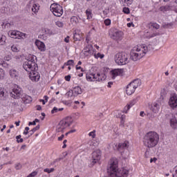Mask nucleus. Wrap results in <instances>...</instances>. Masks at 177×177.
Segmentation results:
<instances>
[{"label":"nucleus","mask_w":177,"mask_h":177,"mask_svg":"<svg viewBox=\"0 0 177 177\" xmlns=\"http://www.w3.org/2000/svg\"><path fill=\"white\" fill-rule=\"evenodd\" d=\"M9 75L10 77L15 80H18V78H19V72H18L16 69H10Z\"/></svg>","instance_id":"2eb2a0df"},{"label":"nucleus","mask_w":177,"mask_h":177,"mask_svg":"<svg viewBox=\"0 0 177 177\" xmlns=\"http://www.w3.org/2000/svg\"><path fill=\"white\" fill-rule=\"evenodd\" d=\"M160 141V135L155 131H149L143 137V145L149 149H151L158 145Z\"/></svg>","instance_id":"f03ea898"},{"label":"nucleus","mask_w":177,"mask_h":177,"mask_svg":"<svg viewBox=\"0 0 177 177\" xmlns=\"http://www.w3.org/2000/svg\"><path fill=\"white\" fill-rule=\"evenodd\" d=\"M157 35H158V33H152V32H147L145 33V37L147 39L153 38Z\"/></svg>","instance_id":"c85d7f7f"},{"label":"nucleus","mask_w":177,"mask_h":177,"mask_svg":"<svg viewBox=\"0 0 177 177\" xmlns=\"http://www.w3.org/2000/svg\"><path fill=\"white\" fill-rule=\"evenodd\" d=\"M122 37V31H118L116 30H114L112 33H111V38H112L113 40H120Z\"/></svg>","instance_id":"ddd939ff"},{"label":"nucleus","mask_w":177,"mask_h":177,"mask_svg":"<svg viewBox=\"0 0 177 177\" xmlns=\"http://www.w3.org/2000/svg\"><path fill=\"white\" fill-rule=\"evenodd\" d=\"M93 50L92 49V48H86V49H84V55L86 56H89V55H93Z\"/></svg>","instance_id":"c756f323"},{"label":"nucleus","mask_w":177,"mask_h":177,"mask_svg":"<svg viewBox=\"0 0 177 177\" xmlns=\"http://www.w3.org/2000/svg\"><path fill=\"white\" fill-rule=\"evenodd\" d=\"M124 73V68L113 69L110 71V74L112 76V79L115 80L117 76H120Z\"/></svg>","instance_id":"1a4fd4ad"},{"label":"nucleus","mask_w":177,"mask_h":177,"mask_svg":"<svg viewBox=\"0 0 177 177\" xmlns=\"http://www.w3.org/2000/svg\"><path fill=\"white\" fill-rule=\"evenodd\" d=\"M136 89V87H134L128 84L126 88L127 95H132L133 93H134Z\"/></svg>","instance_id":"aec40b11"},{"label":"nucleus","mask_w":177,"mask_h":177,"mask_svg":"<svg viewBox=\"0 0 177 177\" xmlns=\"http://www.w3.org/2000/svg\"><path fill=\"white\" fill-rule=\"evenodd\" d=\"M21 165L20 163H18L17 165H15V169H21Z\"/></svg>","instance_id":"13d9d810"},{"label":"nucleus","mask_w":177,"mask_h":177,"mask_svg":"<svg viewBox=\"0 0 177 177\" xmlns=\"http://www.w3.org/2000/svg\"><path fill=\"white\" fill-rule=\"evenodd\" d=\"M129 60L130 59L129 57V54L126 53L125 52L118 53L115 56H114V61L115 62L116 64L119 66H124L128 64Z\"/></svg>","instance_id":"7ed1b4c3"},{"label":"nucleus","mask_w":177,"mask_h":177,"mask_svg":"<svg viewBox=\"0 0 177 177\" xmlns=\"http://www.w3.org/2000/svg\"><path fill=\"white\" fill-rule=\"evenodd\" d=\"M128 147H129V142L126 141L124 142L119 143V145H118L117 149L118 151H119L120 153H122V151L127 149Z\"/></svg>","instance_id":"4468645a"},{"label":"nucleus","mask_w":177,"mask_h":177,"mask_svg":"<svg viewBox=\"0 0 177 177\" xmlns=\"http://www.w3.org/2000/svg\"><path fill=\"white\" fill-rule=\"evenodd\" d=\"M86 16H87V19H92V12L90 10H87L86 11Z\"/></svg>","instance_id":"c03bdc74"},{"label":"nucleus","mask_w":177,"mask_h":177,"mask_svg":"<svg viewBox=\"0 0 177 177\" xmlns=\"http://www.w3.org/2000/svg\"><path fill=\"white\" fill-rule=\"evenodd\" d=\"M35 46H37L38 49L40 50V51H46V45L44 44L43 41L37 39V41H35Z\"/></svg>","instance_id":"dca6fc26"},{"label":"nucleus","mask_w":177,"mask_h":177,"mask_svg":"<svg viewBox=\"0 0 177 177\" xmlns=\"http://www.w3.org/2000/svg\"><path fill=\"white\" fill-rule=\"evenodd\" d=\"M174 24L172 23L170 24H162V28L167 29L169 28H171Z\"/></svg>","instance_id":"4c0bfd02"},{"label":"nucleus","mask_w":177,"mask_h":177,"mask_svg":"<svg viewBox=\"0 0 177 177\" xmlns=\"http://www.w3.org/2000/svg\"><path fill=\"white\" fill-rule=\"evenodd\" d=\"M24 33H20L19 31H12L10 32V36H11L12 38L17 39V36L23 35Z\"/></svg>","instance_id":"cd10ccee"},{"label":"nucleus","mask_w":177,"mask_h":177,"mask_svg":"<svg viewBox=\"0 0 177 177\" xmlns=\"http://www.w3.org/2000/svg\"><path fill=\"white\" fill-rule=\"evenodd\" d=\"M66 95L67 97H74V93L73 90H69V91H68Z\"/></svg>","instance_id":"de8ad7c7"},{"label":"nucleus","mask_w":177,"mask_h":177,"mask_svg":"<svg viewBox=\"0 0 177 177\" xmlns=\"http://www.w3.org/2000/svg\"><path fill=\"white\" fill-rule=\"evenodd\" d=\"M81 39H82V37L79 33H74V35H73L74 41H80Z\"/></svg>","instance_id":"f704fd0d"},{"label":"nucleus","mask_w":177,"mask_h":177,"mask_svg":"<svg viewBox=\"0 0 177 177\" xmlns=\"http://www.w3.org/2000/svg\"><path fill=\"white\" fill-rule=\"evenodd\" d=\"M150 110H151L153 113H158V111L160 110V104H158V103H153V106L150 107Z\"/></svg>","instance_id":"393cba45"},{"label":"nucleus","mask_w":177,"mask_h":177,"mask_svg":"<svg viewBox=\"0 0 177 177\" xmlns=\"http://www.w3.org/2000/svg\"><path fill=\"white\" fill-rule=\"evenodd\" d=\"M157 161V158H153L151 159H150V163H152L153 162H156Z\"/></svg>","instance_id":"e2e57ef3"},{"label":"nucleus","mask_w":177,"mask_h":177,"mask_svg":"<svg viewBox=\"0 0 177 177\" xmlns=\"http://www.w3.org/2000/svg\"><path fill=\"white\" fill-rule=\"evenodd\" d=\"M63 110H64V108H59V109H58V108H57V107H54L53 109H52V111H51V113H52V114H54V113H57L58 111H63Z\"/></svg>","instance_id":"c9c22d12"},{"label":"nucleus","mask_w":177,"mask_h":177,"mask_svg":"<svg viewBox=\"0 0 177 177\" xmlns=\"http://www.w3.org/2000/svg\"><path fill=\"white\" fill-rule=\"evenodd\" d=\"M169 105L172 109L177 107V95L176 94H173L171 98H169Z\"/></svg>","instance_id":"f8f14e48"},{"label":"nucleus","mask_w":177,"mask_h":177,"mask_svg":"<svg viewBox=\"0 0 177 177\" xmlns=\"http://www.w3.org/2000/svg\"><path fill=\"white\" fill-rule=\"evenodd\" d=\"M32 125L36 126V122H28V126H32Z\"/></svg>","instance_id":"bf43d9fd"},{"label":"nucleus","mask_w":177,"mask_h":177,"mask_svg":"<svg viewBox=\"0 0 177 177\" xmlns=\"http://www.w3.org/2000/svg\"><path fill=\"white\" fill-rule=\"evenodd\" d=\"M123 12L126 15L129 14V8H123Z\"/></svg>","instance_id":"5fc2aeb1"},{"label":"nucleus","mask_w":177,"mask_h":177,"mask_svg":"<svg viewBox=\"0 0 177 177\" xmlns=\"http://www.w3.org/2000/svg\"><path fill=\"white\" fill-rule=\"evenodd\" d=\"M146 53L142 49L138 48V47H133L131 51H130V59L133 62H138L139 59L144 57Z\"/></svg>","instance_id":"39448f33"},{"label":"nucleus","mask_w":177,"mask_h":177,"mask_svg":"<svg viewBox=\"0 0 177 177\" xmlns=\"http://www.w3.org/2000/svg\"><path fill=\"white\" fill-rule=\"evenodd\" d=\"M129 86H131L132 87L138 88V86H140V80H135L131 82V83L129 84Z\"/></svg>","instance_id":"a878e982"},{"label":"nucleus","mask_w":177,"mask_h":177,"mask_svg":"<svg viewBox=\"0 0 177 177\" xmlns=\"http://www.w3.org/2000/svg\"><path fill=\"white\" fill-rule=\"evenodd\" d=\"M104 24H105V26H110L111 24V21L109 19H106L105 21H104Z\"/></svg>","instance_id":"8fccbe9b"},{"label":"nucleus","mask_w":177,"mask_h":177,"mask_svg":"<svg viewBox=\"0 0 177 177\" xmlns=\"http://www.w3.org/2000/svg\"><path fill=\"white\" fill-rule=\"evenodd\" d=\"M122 174H124V175H128V174H129V171H128V170H123Z\"/></svg>","instance_id":"69168bd1"},{"label":"nucleus","mask_w":177,"mask_h":177,"mask_svg":"<svg viewBox=\"0 0 177 177\" xmlns=\"http://www.w3.org/2000/svg\"><path fill=\"white\" fill-rule=\"evenodd\" d=\"M108 13H109V10H103V14H104V15H108Z\"/></svg>","instance_id":"338daca9"},{"label":"nucleus","mask_w":177,"mask_h":177,"mask_svg":"<svg viewBox=\"0 0 177 177\" xmlns=\"http://www.w3.org/2000/svg\"><path fill=\"white\" fill-rule=\"evenodd\" d=\"M73 92L74 93V97L77 96L78 95H82V89L80 86H76L73 88Z\"/></svg>","instance_id":"b1692460"},{"label":"nucleus","mask_w":177,"mask_h":177,"mask_svg":"<svg viewBox=\"0 0 177 177\" xmlns=\"http://www.w3.org/2000/svg\"><path fill=\"white\" fill-rule=\"evenodd\" d=\"M124 3H125L127 6H131L132 4L133 0H122Z\"/></svg>","instance_id":"09e8293b"},{"label":"nucleus","mask_w":177,"mask_h":177,"mask_svg":"<svg viewBox=\"0 0 177 177\" xmlns=\"http://www.w3.org/2000/svg\"><path fill=\"white\" fill-rule=\"evenodd\" d=\"M94 57H95V59H103L104 57V55L97 53V54H94Z\"/></svg>","instance_id":"e433bc0d"},{"label":"nucleus","mask_w":177,"mask_h":177,"mask_svg":"<svg viewBox=\"0 0 177 177\" xmlns=\"http://www.w3.org/2000/svg\"><path fill=\"white\" fill-rule=\"evenodd\" d=\"M20 97L22 99V100H24L25 104H30L31 102H32V98L30 95L24 94Z\"/></svg>","instance_id":"a211bd4d"},{"label":"nucleus","mask_w":177,"mask_h":177,"mask_svg":"<svg viewBox=\"0 0 177 177\" xmlns=\"http://www.w3.org/2000/svg\"><path fill=\"white\" fill-rule=\"evenodd\" d=\"M95 81L96 82H100V81H104L106 80V75L104 73H97V74H95Z\"/></svg>","instance_id":"6ab92c4d"},{"label":"nucleus","mask_w":177,"mask_h":177,"mask_svg":"<svg viewBox=\"0 0 177 177\" xmlns=\"http://www.w3.org/2000/svg\"><path fill=\"white\" fill-rule=\"evenodd\" d=\"M71 22L73 23V24H77L79 23V19L76 16H73L71 18Z\"/></svg>","instance_id":"473e14b6"},{"label":"nucleus","mask_w":177,"mask_h":177,"mask_svg":"<svg viewBox=\"0 0 177 177\" xmlns=\"http://www.w3.org/2000/svg\"><path fill=\"white\" fill-rule=\"evenodd\" d=\"M175 176L177 177V166L175 167Z\"/></svg>","instance_id":"774afa93"},{"label":"nucleus","mask_w":177,"mask_h":177,"mask_svg":"<svg viewBox=\"0 0 177 177\" xmlns=\"http://www.w3.org/2000/svg\"><path fill=\"white\" fill-rule=\"evenodd\" d=\"M5 75V71L3 68H0V80H3Z\"/></svg>","instance_id":"37998d69"},{"label":"nucleus","mask_w":177,"mask_h":177,"mask_svg":"<svg viewBox=\"0 0 177 177\" xmlns=\"http://www.w3.org/2000/svg\"><path fill=\"white\" fill-rule=\"evenodd\" d=\"M4 59L6 60V61H10V59H11V57L10 56H7V57H4Z\"/></svg>","instance_id":"052dcab7"},{"label":"nucleus","mask_w":177,"mask_h":177,"mask_svg":"<svg viewBox=\"0 0 177 177\" xmlns=\"http://www.w3.org/2000/svg\"><path fill=\"white\" fill-rule=\"evenodd\" d=\"M86 78L88 82H95L97 77H95V73H91L90 75L87 74Z\"/></svg>","instance_id":"4be33fe9"},{"label":"nucleus","mask_w":177,"mask_h":177,"mask_svg":"<svg viewBox=\"0 0 177 177\" xmlns=\"http://www.w3.org/2000/svg\"><path fill=\"white\" fill-rule=\"evenodd\" d=\"M160 25L156 23H150L147 26V28H149V29H150L151 30H158V29H160Z\"/></svg>","instance_id":"5701e85b"},{"label":"nucleus","mask_w":177,"mask_h":177,"mask_svg":"<svg viewBox=\"0 0 177 177\" xmlns=\"http://www.w3.org/2000/svg\"><path fill=\"white\" fill-rule=\"evenodd\" d=\"M169 10H170L169 6H162L160 8V10L161 11H168Z\"/></svg>","instance_id":"a19ab883"},{"label":"nucleus","mask_w":177,"mask_h":177,"mask_svg":"<svg viewBox=\"0 0 177 177\" xmlns=\"http://www.w3.org/2000/svg\"><path fill=\"white\" fill-rule=\"evenodd\" d=\"M10 97H13L15 100L19 99L21 96H23V90L21 88L16 87L14 88L12 92L9 93Z\"/></svg>","instance_id":"6e6552de"},{"label":"nucleus","mask_w":177,"mask_h":177,"mask_svg":"<svg viewBox=\"0 0 177 177\" xmlns=\"http://www.w3.org/2000/svg\"><path fill=\"white\" fill-rule=\"evenodd\" d=\"M37 175V171H33L29 174L27 177H35Z\"/></svg>","instance_id":"603ef678"},{"label":"nucleus","mask_w":177,"mask_h":177,"mask_svg":"<svg viewBox=\"0 0 177 177\" xmlns=\"http://www.w3.org/2000/svg\"><path fill=\"white\" fill-rule=\"evenodd\" d=\"M136 47H138V49L142 50L143 52H145V53H147V52L150 51L151 48H152V46L151 44L148 45V46H147L145 44H142V46H137Z\"/></svg>","instance_id":"f3484780"},{"label":"nucleus","mask_w":177,"mask_h":177,"mask_svg":"<svg viewBox=\"0 0 177 177\" xmlns=\"http://www.w3.org/2000/svg\"><path fill=\"white\" fill-rule=\"evenodd\" d=\"M73 122V120L72 118L68 116L66 118L59 122V124H57V129L55 130L57 133H64V130L66 129V128L70 127Z\"/></svg>","instance_id":"423d86ee"},{"label":"nucleus","mask_w":177,"mask_h":177,"mask_svg":"<svg viewBox=\"0 0 177 177\" xmlns=\"http://www.w3.org/2000/svg\"><path fill=\"white\" fill-rule=\"evenodd\" d=\"M118 160H111L110 165L107 167V174L109 177H122V174L118 172Z\"/></svg>","instance_id":"20e7f679"},{"label":"nucleus","mask_w":177,"mask_h":177,"mask_svg":"<svg viewBox=\"0 0 177 177\" xmlns=\"http://www.w3.org/2000/svg\"><path fill=\"white\" fill-rule=\"evenodd\" d=\"M74 61L73 59H69L66 63H65V66H73Z\"/></svg>","instance_id":"49530a36"},{"label":"nucleus","mask_w":177,"mask_h":177,"mask_svg":"<svg viewBox=\"0 0 177 177\" xmlns=\"http://www.w3.org/2000/svg\"><path fill=\"white\" fill-rule=\"evenodd\" d=\"M55 26H57L58 28H63L64 24L62 21H57V22H55Z\"/></svg>","instance_id":"a18cd8bd"},{"label":"nucleus","mask_w":177,"mask_h":177,"mask_svg":"<svg viewBox=\"0 0 177 177\" xmlns=\"http://www.w3.org/2000/svg\"><path fill=\"white\" fill-rule=\"evenodd\" d=\"M8 90L6 88H0V100H6L8 97Z\"/></svg>","instance_id":"9d476101"},{"label":"nucleus","mask_w":177,"mask_h":177,"mask_svg":"<svg viewBox=\"0 0 177 177\" xmlns=\"http://www.w3.org/2000/svg\"><path fill=\"white\" fill-rule=\"evenodd\" d=\"M6 43V36L0 37V46H4Z\"/></svg>","instance_id":"7c9ffc66"},{"label":"nucleus","mask_w":177,"mask_h":177,"mask_svg":"<svg viewBox=\"0 0 177 177\" xmlns=\"http://www.w3.org/2000/svg\"><path fill=\"white\" fill-rule=\"evenodd\" d=\"M69 39H70V37L67 36V37L64 39V41L66 42L67 44H68L69 43Z\"/></svg>","instance_id":"680f3d73"},{"label":"nucleus","mask_w":177,"mask_h":177,"mask_svg":"<svg viewBox=\"0 0 177 177\" xmlns=\"http://www.w3.org/2000/svg\"><path fill=\"white\" fill-rule=\"evenodd\" d=\"M89 136H91V138H95V131H91L88 134Z\"/></svg>","instance_id":"864d4df0"},{"label":"nucleus","mask_w":177,"mask_h":177,"mask_svg":"<svg viewBox=\"0 0 177 177\" xmlns=\"http://www.w3.org/2000/svg\"><path fill=\"white\" fill-rule=\"evenodd\" d=\"M11 50H12V52H15V53H17L19 51L18 49H17V46H15V45H12L11 46Z\"/></svg>","instance_id":"3c124183"},{"label":"nucleus","mask_w":177,"mask_h":177,"mask_svg":"<svg viewBox=\"0 0 177 177\" xmlns=\"http://www.w3.org/2000/svg\"><path fill=\"white\" fill-rule=\"evenodd\" d=\"M29 7L31 8L32 12H37L39 8L37 3H34L33 1H30V2H29Z\"/></svg>","instance_id":"412c9836"},{"label":"nucleus","mask_w":177,"mask_h":177,"mask_svg":"<svg viewBox=\"0 0 177 177\" xmlns=\"http://www.w3.org/2000/svg\"><path fill=\"white\" fill-rule=\"evenodd\" d=\"M50 10L57 17H60L64 13L63 8L57 3H53L50 6Z\"/></svg>","instance_id":"0eeeda50"},{"label":"nucleus","mask_w":177,"mask_h":177,"mask_svg":"<svg viewBox=\"0 0 177 177\" xmlns=\"http://www.w3.org/2000/svg\"><path fill=\"white\" fill-rule=\"evenodd\" d=\"M63 160V158H57V159H55L53 162H52V165H55V163L57 162H60V160Z\"/></svg>","instance_id":"6e6d98bb"},{"label":"nucleus","mask_w":177,"mask_h":177,"mask_svg":"<svg viewBox=\"0 0 177 177\" xmlns=\"http://www.w3.org/2000/svg\"><path fill=\"white\" fill-rule=\"evenodd\" d=\"M64 80L66 81V82H70L71 80V75H68L64 77Z\"/></svg>","instance_id":"4d7b16f0"},{"label":"nucleus","mask_w":177,"mask_h":177,"mask_svg":"<svg viewBox=\"0 0 177 177\" xmlns=\"http://www.w3.org/2000/svg\"><path fill=\"white\" fill-rule=\"evenodd\" d=\"M66 142H67V140H64V142H63V149H65L66 147Z\"/></svg>","instance_id":"0e129e2a"},{"label":"nucleus","mask_w":177,"mask_h":177,"mask_svg":"<svg viewBox=\"0 0 177 177\" xmlns=\"http://www.w3.org/2000/svg\"><path fill=\"white\" fill-rule=\"evenodd\" d=\"M169 123L171 124V127L173 129H177V119L176 118L174 117L171 119Z\"/></svg>","instance_id":"bb28decb"},{"label":"nucleus","mask_w":177,"mask_h":177,"mask_svg":"<svg viewBox=\"0 0 177 177\" xmlns=\"http://www.w3.org/2000/svg\"><path fill=\"white\" fill-rule=\"evenodd\" d=\"M54 171H55V169H54V168H50V169H49V168H46V169H44V172H46V173H48V174H50V173H52V172H54Z\"/></svg>","instance_id":"58836bf2"},{"label":"nucleus","mask_w":177,"mask_h":177,"mask_svg":"<svg viewBox=\"0 0 177 177\" xmlns=\"http://www.w3.org/2000/svg\"><path fill=\"white\" fill-rule=\"evenodd\" d=\"M37 60V57L36 56L29 55L28 57H27V61H26L23 65L24 69H25L26 71L29 73V74L33 75V76L30 77L31 80L33 82H38L40 79V76L36 75L35 72L38 69V66L35 62Z\"/></svg>","instance_id":"f257e3e1"},{"label":"nucleus","mask_w":177,"mask_h":177,"mask_svg":"<svg viewBox=\"0 0 177 177\" xmlns=\"http://www.w3.org/2000/svg\"><path fill=\"white\" fill-rule=\"evenodd\" d=\"M102 156V151L100 149H97L93 152V163L95 164L100 160V157Z\"/></svg>","instance_id":"9b49d317"},{"label":"nucleus","mask_w":177,"mask_h":177,"mask_svg":"<svg viewBox=\"0 0 177 177\" xmlns=\"http://www.w3.org/2000/svg\"><path fill=\"white\" fill-rule=\"evenodd\" d=\"M39 128H40L39 125H37V127H34L30 131H29V134H30V136H32L34 133L36 132V131L39 129Z\"/></svg>","instance_id":"72a5a7b5"},{"label":"nucleus","mask_w":177,"mask_h":177,"mask_svg":"<svg viewBox=\"0 0 177 177\" xmlns=\"http://www.w3.org/2000/svg\"><path fill=\"white\" fill-rule=\"evenodd\" d=\"M116 117L120 118V123H122V124H124L125 116L124 114H118Z\"/></svg>","instance_id":"2f4dec72"},{"label":"nucleus","mask_w":177,"mask_h":177,"mask_svg":"<svg viewBox=\"0 0 177 177\" xmlns=\"http://www.w3.org/2000/svg\"><path fill=\"white\" fill-rule=\"evenodd\" d=\"M138 99H139V97H136V98L133 99V101L130 102V103L128 104L127 105H130L132 107L138 101Z\"/></svg>","instance_id":"ea45409f"},{"label":"nucleus","mask_w":177,"mask_h":177,"mask_svg":"<svg viewBox=\"0 0 177 177\" xmlns=\"http://www.w3.org/2000/svg\"><path fill=\"white\" fill-rule=\"evenodd\" d=\"M132 106H131V104H127L123 109V113H127V111L131 109Z\"/></svg>","instance_id":"79ce46f5"}]
</instances>
